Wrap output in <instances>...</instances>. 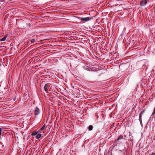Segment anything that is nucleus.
<instances>
[{
  "instance_id": "1",
  "label": "nucleus",
  "mask_w": 155,
  "mask_h": 155,
  "mask_svg": "<svg viewBox=\"0 0 155 155\" xmlns=\"http://www.w3.org/2000/svg\"><path fill=\"white\" fill-rule=\"evenodd\" d=\"M81 19V22H85L89 21L91 19V18L89 17H87L85 18H80Z\"/></svg>"
},
{
  "instance_id": "2",
  "label": "nucleus",
  "mask_w": 155,
  "mask_h": 155,
  "mask_svg": "<svg viewBox=\"0 0 155 155\" xmlns=\"http://www.w3.org/2000/svg\"><path fill=\"white\" fill-rule=\"evenodd\" d=\"M148 0H141L140 2V5L141 6H144L146 5Z\"/></svg>"
},
{
  "instance_id": "3",
  "label": "nucleus",
  "mask_w": 155,
  "mask_h": 155,
  "mask_svg": "<svg viewBox=\"0 0 155 155\" xmlns=\"http://www.w3.org/2000/svg\"><path fill=\"white\" fill-rule=\"evenodd\" d=\"M39 114V110L38 108L37 107H35V109L34 111V114L36 115Z\"/></svg>"
},
{
  "instance_id": "4",
  "label": "nucleus",
  "mask_w": 155,
  "mask_h": 155,
  "mask_svg": "<svg viewBox=\"0 0 155 155\" xmlns=\"http://www.w3.org/2000/svg\"><path fill=\"white\" fill-rule=\"evenodd\" d=\"M120 139H124V140H125V138H124V137H123V136L122 135H120V136H119L117 138L116 141H119V140H120Z\"/></svg>"
},
{
  "instance_id": "5",
  "label": "nucleus",
  "mask_w": 155,
  "mask_h": 155,
  "mask_svg": "<svg viewBox=\"0 0 155 155\" xmlns=\"http://www.w3.org/2000/svg\"><path fill=\"white\" fill-rule=\"evenodd\" d=\"M48 84H46L44 87V90L46 92H47L48 91Z\"/></svg>"
},
{
  "instance_id": "6",
  "label": "nucleus",
  "mask_w": 155,
  "mask_h": 155,
  "mask_svg": "<svg viewBox=\"0 0 155 155\" xmlns=\"http://www.w3.org/2000/svg\"><path fill=\"white\" fill-rule=\"evenodd\" d=\"M7 35H5V36L3 38H2L1 39H0V41H5V40H6V38L7 37Z\"/></svg>"
},
{
  "instance_id": "7",
  "label": "nucleus",
  "mask_w": 155,
  "mask_h": 155,
  "mask_svg": "<svg viewBox=\"0 0 155 155\" xmlns=\"http://www.w3.org/2000/svg\"><path fill=\"white\" fill-rule=\"evenodd\" d=\"M38 132L33 131L32 132L31 134V136H35L37 134Z\"/></svg>"
},
{
  "instance_id": "8",
  "label": "nucleus",
  "mask_w": 155,
  "mask_h": 155,
  "mask_svg": "<svg viewBox=\"0 0 155 155\" xmlns=\"http://www.w3.org/2000/svg\"><path fill=\"white\" fill-rule=\"evenodd\" d=\"M93 127L92 125H90L88 127V129L89 130L91 131L93 129Z\"/></svg>"
},
{
  "instance_id": "9",
  "label": "nucleus",
  "mask_w": 155,
  "mask_h": 155,
  "mask_svg": "<svg viewBox=\"0 0 155 155\" xmlns=\"http://www.w3.org/2000/svg\"><path fill=\"white\" fill-rule=\"evenodd\" d=\"M46 128L45 124H44L43 126L41 128L40 130H43L45 128Z\"/></svg>"
},
{
  "instance_id": "10",
  "label": "nucleus",
  "mask_w": 155,
  "mask_h": 155,
  "mask_svg": "<svg viewBox=\"0 0 155 155\" xmlns=\"http://www.w3.org/2000/svg\"><path fill=\"white\" fill-rule=\"evenodd\" d=\"M41 137V134H38L36 136V138L37 139H39Z\"/></svg>"
},
{
  "instance_id": "11",
  "label": "nucleus",
  "mask_w": 155,
  "mask_h": 155,
  "mask_svg": "<svg viewBox=\"0 0 155 155\" xmlns=\"http://www.w3.org/2000/svg\"><path fill=\"white\" fill-rule=\"evenodd\" d=\"M35 39H33L31 40V43H33L35 41Z\"/></svg>"
},
{
  "instance_id": "12",
  "label": "nucleus",
  "mask_w": 155,
  "mask_h": 155,
  "mask_svg": "<svg viewBox=\"0 0 155 155\" xmlns=\"http://www.w3.org/2000/svg\"><path fill=\"white\" fill-rule=\"evenodd\" d=\"M155 114V111H154V110H153V113H152V115H153Z\"/></svg>"
},
{
  "instance_id": "13",
  "label": "nucleus",
  "mask_w": 155,
  "mask_h": 155,
  "mask_svg": "<svg viewBox=\"0 0 155 155\" xmlns=\"http://www.w3.org/2000/svg\"><path fill=\"white\" fill-rule=\"evenodd\" d=\"M1 131H2V129L0 127V136L1 135Z\"/></svg>"
},
{
  "instance_id": "14",
  "label": "nucleus",
  "mask_w": 155,
  "mask_h": 155,
  "mask_svg": "<svg viewBox=\"0 0 155 155\" xmlns=\"http://www.w3.org/2000/svg\"><path fill=\"white\" fill-rule=\"evenodd\" d=\"M54 58H59L58 57H55Z\"/></svg>"
},
{
  "instance_id": "15",
  "label": "nucleus",
  "mask_w": 155,
  "mask_h": 155,
  "mask_svg": "<svg viewBox=\"0 0 155 155\" xmlns=\"http://www.w3.org/2000/svg\"><path fill=\"white\" fill-rule=\"evenodd\" d=\"M151 155H155L153 153H152Z\"/></svg>"
},
{
  "instance_id": "16",
  "label": "nucleus",
  "mask_w": 155,
  "mask_h": 155,
  "mask_svg": "<svg viewBox=\"0 0 155 155\" xmlns=\"http://www.w3.org/2000/svg\"><path fill=\"white\" fill-rule=\"evenodd\" d=\"M9 61H10V58H9Z\"/></svg>"
},
{
  "instance_id": "17",
  "label": "nucleus",
  "mask_w": 155,
  "mask_h": 155,
  "mask_svg": "<svg viewBox=\"0 0 155 155\" xmlns=\"http://www.w3.org/2000/svg\"><path fill=\"white\" fill-rule=\"evenodd\" d=\"M154 111H155V107H154Z\"/></svg>"
},
{
  "instance_id": "18",
  "label": "nucleus",
  "mask_w": 155,
  "mask_h": 155,
  "mask_svg": "<svg viewBox=\"0 0 155 155\" xmlns=\"http://www.w3.org/2000/svg\"><path fill=\"white\" fill-rule=\"evenodd\" d=\"M113 58H116L115 57V58L113 57Z\"/></svg>"
}]
</instances>
